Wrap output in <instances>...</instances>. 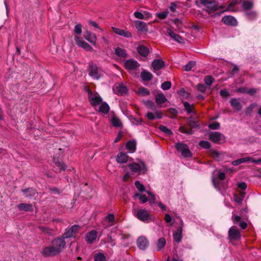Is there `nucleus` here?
<instances>
[{
    "instance_id": "f257e3e1",
    "label": "nucleus",
    "mask_w": 261,
    "mask_h": 261,
    "mask_svg": "<svg viewBox=\"0 0 261 261\" xmlns=\"http://www.w3.org/2000/svg\"><path fill=\"white\" fill-rule=\"evenodd\" d=\"M66 244V242L62 241L61 239L56 238L49 245L43 248L41 254L45 257L57 255L65 248Z\"/></svg>"
},
{
    "instance_id": "f03ea898",
    "label": "nucleus",
    "mask_w": 261,
    "mask_h": 261,
    "mask_svg": "<svg viewBox=\"0 0 261 261\" xmlns=\"http://www.w3.org/2000/svg\"><path fill=\"white\" fill-rule=\"evenodd\" d=\"M175 147L181 155L185 158H190L192 156V153L189 149V146L183 143L178 142L175 144Z\"/></svg>"
},
{
    "instance_id": "7ed1b4c3",
    "label": "nucleus",
    "mask_w": 261,
    "mask_h": 261,
    "mask_svg": "<svg viewBox=\"0 0 261 261\" xmlns=\"http://www.w3.org/2000/svg\"><path fill=\"white\" fill-rule=\"evenodd\" d=\"M137 218L145 223H149L153 221V217L145 210L141 209L138 211Z\"/></svg>"
},
{
    "instance_id": "20e7f679",
    "label": "nucleus",
    "mask_w": 261,
    "mask_h": 261,
    "mask_svg": "<svg viewBox=\"0 0 261 261\" xmlns=\"http://www.w3.org/2000/svg\"><path fill=\"white\" fill-rule=\"evenodd\" d=\"M80 228V227L79 225H73L70 228L66 229L65 232L63 234L62 237H58L57 239H60L62 241L65 242V239H68L73 237L74 234L78 231Z\"/></svg>"
},
{
    "instance_id": "39448f33",
    "label": "nucleus",
    "mask_w": 261,
    "mask_h": 261,
    "mask_svg": "<svg viewBox=\"0 0 261 261\" xmlns=\"http://www.w3.org/2000/svg\"><path fill=\"white\" fill-rule=\"evenodd\" d=\"M90 104L93 106H98L102 101V98L97 93H93L89 88L86 90Z\"/></svg>"
},
{
    "instance_id": "423d86ee",
    "label": "nucleus",
    "mask_w": 261,
    "mask_h": 261,
    "mask_svg": "<svg viewBox=\"0 0 261 261\" xmlns=\"http://www.w3.org/2000/svg\"><path fill=\"white\" fill-rule=\"evenodd\" d=\"M208 138L216 144H221L225 141V137L222 133L218 132H211Z\"/></svg>"
},
{
    "instance_id": "0eeeda50",
    "label": "nucleus",
    "mask_w": 261,
    "mask_h": 261,
    "mask_svg": "<svg viewBox=\"0 0 261 261\" xmlns=\"http://www.w3.org/2000/svg\"><path fill=\"white\" fill-rule=\"evenodd\" d=\"M200 2L206 7V11L209 13L214 12L218 8V3L215 1L200 0Z\"/></svg>"
},
{
    "instance_id": "6e6552de",
    "label": "nucleus",
    "mask_w": 261,
    "mask_h": 261,
    "mask_svg": "<svg viewBox=\"0 0 261 261\" xmlns=\"http://www.w3.org/2000/svg\"><path fill=\"white\" fill-rule=\"evenodd\" d=\"M130 169L134 172H142L144 173L147 170V167L143 162L140 163H133L129 165Z\"/></svg>"
},
{
    "instance_id": "1a4fd4ad",
    "label": "nucleus",
    "mask_w": 261,
    "mask_h": 261,
    "mask_svg": "<svg viewBox=\"0 0 261 261\" xmlns=\"http://www.w3.org/2000/svg\"><path fill=\"white\" fill-rule=\"evenodd\" d=\"M88 70L89 75L93 79L97 80L100 79L101 76L100 73V71L98 70L97 66L95 64L91 63L89 64Z\"/></svg>"
},
{
    "instance_id": "9d476101",
    "label": "nucleus",
    "mask_w": 261,
    "mask_h": 261,
    "mask_svg": "<svg viewBox=\"0 0 261 261\" xmlns=\"http://www.w3.org/2000/svg\"><path fill=\"white\" fill-rule=\"evenodd\" d=\"M74 40L77 45L83 48L86 51H92L93 49L88 43L85 41L82 38L75 36Z\"/></svg>"
},
{
    "instance_id": "9b49d317",
    "label": "nucleus",
    "mask_w": 261,
    "mask_h": 261,
    "mask_svg": "<svg viewBox=\"0 0 261 261\" xmlns=\"http://www.w3.org/2000/svg\"><path fill=\"white\" fill-rule=\"evenodd\" d=\"M74 40L77 45L83 48L86 51H92L93 49L88 43L85 41L82 38L75 36Z\"/></svg>"
},
{
    "instance_id": "f8f14e48",
    "label": "nucleus",
    "mask_w": 261,
    "mask_h": 261,
    "mask_svg": "<svg viewBox=\"0 0 261 261\" xmlns=\"http://www.w3.org/2000/svg\"><path fill=\"white\" fill-rule=\"evenodd\" d=\"M251 161L255 164H259L261 163V159L258 160L252 159L251 157H246L241 158L232 162L231 164L234 166H238L242 163Z\"/></svg>"
},
{
    "instance_id": "ddd939ff",
    "label": "nucleus",
    "mask_w": 261,
    "mask_h": 261,
    "mask_svg": "<svg viewBox=\"0 0 261 261\" xmlns=\"http://www.w3.org/2000/svg\"><path fill=\"white\" fill-rule=\"evenodd\" d=\"M228 237L230 240H238L241 238L240 231L236 226L231 227L228 230Z\"/></svg>"
},
{
    "instance_id": "4468645a",
    "label": "nucleus",
    "mask_w": 261,
    "mask_h": 261,
    "mask_svg": "<svg viewBox=\"0 0 261 261\" xmlns=\"http://www.w3.org/2000/svg\"><path fill=\"white\" fill-rule=\"evenodd\" d=\"M137 246L139 249L145 250L149 245V242L147 238L143 236H141L137 240Z\"/></svg>"
},
{
    "instance_id": "2eb2a0df",
    "label": "nucleus",
    "mask_w": 261,
    "mask_h": 261,
    "mask_svg": "<svg viewBox=\"0 0 261 261\" xmlns=\"http://www.w3.org/2000/svg\"><path fill=\"white\" fill-rule=\"evenodd\" d=\"M125 68L128 70H135L139 67L140 64L134 60H127L124 63Z\"/></svg>"
},
{
    "instance_id": "dca6fc26",
    "label": "nucleus",
    "mask_w": 261,
    "mask_h": 261,
    "mask_svg": "<svg viewBox=\"0 0 261 261\" xmlns=\"http://www.w3.org/2000/svg\"><path fill=\"white\" fill-rule=\"evenodd\" d=\"M113 90L117 94L121 95L126 94L128 91L127 87L123 84H120L116 85Z\"/></svg>"
},
{
    "instance_id": "f3484780",
    "label": "nucleus",
    "mask_w": 261,
    "mask_h": 261,
    "mask_svg": "<svg viewBox=\"0 0 261 261\" xmlns=\"http://www.w3.org/2000/svg\"><path fill=\"white\" fill-rule=\"evenodd\" d=\"M84 36L85 38L91 43L94 45L96 44L97 37L94 33L87 31L85 32Z\"/></svg>"
},
{
    "instance_id": "a211bd4d",
    "label": "nucleus",
    "mask_w": 261,
    "mask_h": 261,
    "mask_svg": "<svg viewBox=\"0 0 261 261\" xmlns=\"http://www.w3.org/2000/svg\"><path fill=\"white\" fill-rule=\"evenodd\" d=\"M167 33L174 40L178 42V43H183L184 39L180 37L179 35L176 34L173 31H172L170 29H167L166 30Z\"/></svg>"
},
{
    "instance_id": "6ab92c4d",
    "label": "nucleus",
    "mask_w": 261,
    "mask_h": 261,
    "mask_svg": "<svg viewBox=\"0 0 261 261\" xmlns=\"http://www.w3.org/2000/svg\"><path fill=\"white\" fill-rule=\"evenodd\" d=\"M113 31L117 34L123 36L126 38H129L132 37V34L126 30L117 28L115 27H112Z\"/></svg>"
},
{
    "instance_id": "aec40b11",
    "label": "nucleus",
    "mask_w": 261,
    "mask_h": 261,
    "mask_svg": "<svg viewBox=\"0 0 261 261\" xmlns=\"http://www.w3.org/2000/svg\"><path fill=\"white\" fill-rule=\"evenodd\" d=\"M22 192L25 197L30 198L34 197L37 194L36 190L32 188L23 189Z\"/></svg>"
},
{
    "instance_id": "412c9836",
    "label": "nucleus",
    "mask_w": 261,
    "mask_h": 261,
    "mask_svg": "<svg viewBox=\"0 0 261 261\" xmlns=\"http://www.w3.org/2000/svg\"><path fill=\"white\" fill-rule=\"evenodd\" d=\"M137 50L139 54L143 57H146L150 52L149 48L143 45H139Z\"/></svg>"
},
{
    "instance_id": "4be33fe9",
    "label": "nucleus",
    "mask_w": 261,
    "mask_h": 261,
    "mask_svg": "<svg viewBox=\"0 0 261 261\" xmlns=\"http://www.w3.org/2000/svg\"><path fill=\"white\" fill-rule=\"evenodd\" d=\"M222 21L226 24L231 25H236L237 21L236 18L232 16H225L223 17Z\"/></svg>"
},
{
    "instance_id": "5701e85b",
    "label": "nucleus",
    "mask_w": 261,
    "mask_h": 261,
    "mask_svg": "<svg viewBox=\"0 0 261 261\" xmlns=\"http://www.w3.org/2000/svg\"><path fill=\"white\" fill-rule=\"evenodd\" d=\"M151 65L154 70H159L164 66L165 62L161 59H156L152 61Z\"/></svg>"
},
{
    "instance_id": "b1692460",
    "label": "nucleus",
    "mask_w": 261,
    "mask_h": 261,
    "mask_svg": "<svg viewBox=\"0 0 261 261\" xmlns=\"http://www.w3.org/2000/svg\"><path fill=\"white\" fill-rule=\"evenodd\" d=\"M97 237V231L93 230L86 234V240L88 244L93 243V241L96 239Z\"/></svg>"
},
{
    "instance_id": "393cba45",
    "label": "nucleus",
    "mask_w": 261,
    "mask_h": 261,
    "mask_svg": "<svg viewBox=\"0 0 261 261\" xmlns=\"http://www.w3.org/2000/svg\"><path fill=\"white\" fill-rule=\"evenodd\" d=\"M182 226L178 227L176 230L174 232L173 237L174 240L177 243H179L182 239Z\"/></svg>"
},
{
    "instance_id": "a878e982",
    "label": "nucleus",
    "mask_w": 261,
    "mask_h": 261,
    "mask_svg": "<svg viewBox=\"0 0 261 261\" xmlns=\"http://www.w3.org/2000/svg\"><path fill=\"white\" fill-rule=\"evenodd\" d=\"M230 103L231 107L237 111H240L242 108L240 102L236 98H231L230 100Z\"/></svg>"
},
{
    "instance_id": "bb28decb",
    "label": "nucleus",
    "mask_w": 261,
    "mask_h": 261,
    "mask_svg": "<svg viewBox=\"0 0 261 261\" xmlns=\"http://www.w3.org/2000/svg\"><path fill=\"white\" fill-rule=\"evenodd\" d=\"M167 100V99L163 93H158L155 96V101L158 106L162 107V105Z\"/></svg>"
},
{
    "instance_id": "cd10ccee",
    "label": "nucleus",
    "mask_w": 261,
    "mask_h": 261,
    "mask_svg": "<svg viewBox=\"0 0 261 261\" xmlns=\"http://www.w3.org/2000/svg\"><path fill=\"white\" fill-rule=\"evenodd\" d=\"M128 159V155L123 152H120L118 154L116 161L119 163H125L127 162Z\"/></svg>"
},
{
    "instance_id": "c85d7f7f",
    "label": "nucleus",
    "mask_w": 261,
    "mask_h": 261,
    "mask_svg": "<svg viewBox=\"0 0 261 261\" xmlns=\"http://www.w3.org/2000/svg\"><path fill=\"white\" fill-rule=\"evenodd\" d=\"M135 26L137 29L141 32L147 31V27L146 23L143 21L137 20L135 22Z\"/></svg>"
},
{
    "instance_id": "c756f323",
    "label": "nucleus",
    "mask_w": 261,
    "mask_h": 261,
    "mask_svg": "<svg viewBox=\"0 0 261 261\" xmlns=\"http://www.w3.org/2000/svg\"><path fill=\"white\" fill-rule=\"evenodd\" d=\"M147 118L151 120H154L155 118H161L162 117V113L160 112H155V113L149 112L146 115Z\"/></svg>"
},
{
    "instance_id": "7c9ffc66",
    "label": "nucleus",
    "mask_w": 261,
    "mask_h": 261,
    "mask_svg": "<svg viewBox=\"0 0 261 261\" xmlns=\"http://www.w3.org/2000/svg\"><path fill=\"white\" fill-rule=\"evenodd\" d=\"M17 207L20 211L23 210L26 212H32L33 210L32 205L31 204L20 203L17 205Z\"/></svg>"
},
{
    "instance_id": "2f4dec72",
    "label": "nucleus",
    "mask_w": 261,
    "mask_h": 261,
    "mask_svg": "<svg viewBox=\"0 0 261 261\" xmlns=\"http://www.w3.org/2000/svg\"><path fill=\"white\" fill-rule=\"evenodd\" d=\"M115 53L117 56L121 58H125L127 56L126 50L119 47L115 48Z\"/></svg>"
},
{
    "instance_id": "473e14b6",
    "label": "nucleus",
    "mask_w": 261,
    "mask_h": 261,
    "mask_svg": "<svg viewBox=\"0 0 261 261\" xmlns=\"http://www.w3.org/2000/svg\"><path fill=\"white\" fill-rule=\"evenodd\" d=\"M141 79L145 81H150L152 79V75L149 72L143 71L141 73Z\"/></svg>"
},
{
    "instance_id": "72a5a7b5",
    "label": "nucleus",
    "mask_w": 261,
    "mask_h": 261,
    "mask_svg": "<svg viewBox=\"0 0 261 261\" xmlns=\"http://www.w3.org/2000/svg\"><path fill=\"white\" fill-rule=\"evenodd\" d=\"M188 124L191 128V129L199 127V125L197 123L193 117H190L188 119Z\"/></svg>"
},
{
    "instance_id": "f704fd0d",
    "label": "nucleus",
    "mask_w": 261,
    "mask_h": 261,
    "mask_svg": "<svg viewBox=\"0 0 261 261\" xmlns=\"http://www.w3.org/2000/svg\"><path fill=\"white\" fill-rule=\"evenodd\" d=\"M109 110L110 107L106 102L102 103L99 108V112L103 113L104 114H108Z\"/></svg>"
},
{
    "instance_id": "c9c22d12",
    "label": "nucleus",
    "mask_w": 261,
    "mask_h": 261,
    "mask_svg": "<svg viewBox=\"0 0 261 261\" xmlns=\"http://www.w3.org/2000/svg\"><path fill=\"white\" fill-rule=\"evenodd\" d=\"M246 17L249 20H253L256 19L257 14L255 11H246L245 13Z\"/></svg>"
},
{
    "instance_id": "e433bc0d",
    "label": "nucleus",
    "mask_w": 261,
    "mask_h": 261,
    "mask_svg": "<svg viewBox=\"0 0 261 261\" xmlns=\"http://www.w3.org/2000/svg\"><path fill=\"white\" fill-rule=\"evenodd\" d=\"M111 123L113 126L116 127H120L122 125L120 120L117 117L114 116L111 119Z\"/></svg>"
},
{
    "instance_id": "4c0bfd02",
    "label": "nucleus",
    "mask_w": 261,
    "mask_h": 261,
    "mask_svg": "<svg viewBox=\"0 0 261 261\" xmlns=\"http://www.w3.org/2000/svg\"><path fill=\"white\" fill-rule=\"evenodd\" d=\"M166 243V240L164 238H160L157 242V249L158 251H160L162 248L164 247Z\"/></svg>"
},
{
    "instance_id": "58836bf2",
    "label": "nucleus",
    "mask_w": 261,
    "mask_h": 261,
    "mask_svg": "<svg viewBox=\"0 0 261 261\" xmlns=\"http://www.w3.org/2000/svg\"><path fill=\"white\" fill-rule=\"evenodd\" d=\"M56 166L55 167V170L57 172H60L62 170H65L66 169V166L63 163L60 162H55Z\"/></svg>"
},
{
    "instance_id": "ea45409f",
    "label": "nucleus",
    "mask_w": 261,
    "mask_h": 261,
    "mask_svg": "<svg viewBox=\"0 0 261 261\" xmlns=\"http://www.w3.org/2000/svg\"><path fill=\"white\" fill-rule=\"evenodd\" d=\"M253 4L252 2L249 1H244L242 3V7L244 10H249L252 8Z\"/></svg>"
},
{
    "instance_id": "a19ab883",
    "label": "nucleus",
    "mask_w": 261,
    "mask_h": 261,
    "mask_svg": "<svg viewBox=\"0 0 261 261\" xmlns=\"http://www.w3.org/2000/svg\"><path fill=\"white\" fill-rule=\"evenodd\" d=\"M210 154L212 158L214 159L219 161L220 160V156L221 154L217 151L213 149H211L209 151Z\"/></svg>"
},
{
    "instance_id": "79ce46f5",
    "label": "nucleus",
    "mask_w": 261,
    "mask_h": 261,
    "mask_svg": "<svg viewBox=\"0 0 261 261\" xmlns=\"http://www.w3.org/2000/svg\"><path fill=\"white\" fill-rule=\"evenodd\" d=\"M137 93L141 96H146L149 94V91L144 87H140L138 88Z\"/></svg>"
},
{
    "instance_id": "37998d69",
    "label": "nucleus",
    "mask_w": 261,
    "mask_h": 261,
    "mask_svg": "<svg viewBox=\"0 0 261 261\" xmlns=\"http://www.w3.org/2000/svg\"><path fill=\"white\" fill-rule=\"evenodd\" d=\"M136 197H138L139 199L141 201L142 203H144L148 201V198L145 195H142V194H140L139 193H136L134 195L133 198H135Z\"/></svg>"
},
{
    "instance_id": "c03bdc74",
    "label": "nucleus",
    "mask_w": 261,
    "mask_h": 261,
    "mask_svg": "<svg viewBox=\"0 0 261 261\" xmlns=\"http://www.w3.org/2000/svg\"><path fill=\"white\" fill-rule=\"evenodd\" d=\"M184 106L185 108V109L187 112V113L188 114H191L193 112V105H191L190 103H189L187 101H185L184 102Z\"/></svg>"
},
{
    "instance_id": "a18cd8bd",
    "label": "nucleus",
    "mask_w": 261,
    "mask_h": 261,
    "mask_svg": "<svg viewBox=\"0 0 261 261\" xmlns=\"http://www.w3.org/2000/svg\"><path fill=\"white\" fill-rule=\"evenodd\" d=\"M95 261H106V256L103 253H96L94 256Z\"/></svg>"
},
{
    "instance_id": "49530a36",
    "label": "nucleus",
    "mask_w": 261,
    "mask_h": 261,
    "mask_svg": "<svg viewBox=\"0 0 261 261\" xmlns=\"http://www.w3.org/2000/svg\"><path fill=\"white\" fill-rule=\"evenodd\" d=\"M204 81L205 84L210 87L214 81V79L211 75H206L204 77Z\"/></svg>"
},
{
    "instance_id": "de8ad7c7",
    "label": "nucleus",
    "mask_w": 261,
    "mask_h": 261,
    "mask_svg": "<svg viewBox=\"0 0 261 261\" xmlns=\"http://www.w3.org/2000/svg\"><path fill=\"white\" fill-rule=\"evenodd\" d=\"M196 65L195 62L191 61L189 62L185 66L184 69L185 71H190L193 67H194Z\"/></svg>"
},
{
    "instance_id": "09e8293b",
    "label": "nucleus",
    "mask_w": 261,
    "mask_h": 261,
    "mask_svg": "<svg viewBox=\"0 0 261 261\" xmlns=\"http://www.w3.org/2000/svg\"><path fill=\"white\" fill-rule=\"evenodd\" d=\"M126 148L130 151H134L136 150V143L134 141H128L126 144Z\"/></svg>"
},
{
    "instance_id": "8fccbe9b",
    "label": "nucleus",
    "mask_w": 261,
    "mask_h": 261,
    "mask_svg": "<svg viewBox=\"0 0 261 261\" xmlns=\"http://www.w3.org/2000/svg\"><path fill=\"white\" fill-rule=\"evenodd\" d=\"M159 128L161 132H164L167 135H170L172 134V131L166 126L160 125L159 126Z\"/></svg>"
},
{
    "instance_id": "3c124183",
    "label": "nucleus",
    "mask_w": 261,
    "mask_h": 261,
    "mask_svg": "<svg viewBox=\"0 0 261 261\" xmlns=\"http://www.w3.org/2000/svg\"><path fill=\"white\" fill-rule=\"evenodd\" d=\"M199 145L200 147L205 149H209L211 146V144L209 142L204 140L200 141Z\"/></svg>"
},
{
    "instance_id": "603ef678",
    "label": "nucleus",
    "mask_w": 261,
    "mask_h": 261,
    "mask_svg": "<svg viewBox=\"0 0 261 261\" xmlns=\"http://www.w3.org/2000/svg\"><path fill=\"white\" fill-rule=\"evenodd\" d=\"M244 197V193H242L241 196H239L237 194L233 195L234 200L239 204H241Z\"/></svg>"
},
{
    "instance_id": "864d4df0",
    "label": "nucleus",
    "mask_w": 261,
    "mask_h": 261,
    "mask_svg": "<svg viewBox=\"0 0 261 261\" xmlns=\"http://www.w3.org/2000/svg\"><path fill=\"white\" fill-rule=\"evenodd\" d=\"M179 131L187 135H192L193 133L192 129H187L184 126H181L179 128Z\"/></svg>"
},
{
    "instance_id": "5fc2aeb1",
    "label": "nucleus",
    "mask_w": 261,
    "mask_h": 261,
    "mask_svg": "<svg viewBox=\"0 0 261 261\" xmlns=\"http://www.w3.org/2000/svg\"><path fill=\"white\" fill-rule=\"evenodd\" d=\"M238 4V1L237 0H233L232 2L229 4L226 10V11H233L234 10L233 9V7Z\"/></svg>"
},
{
    "instance_id": "6e6d98bb",
    "label": "nucleus",
    "mask_w": 261,
    "mask_h": 261,
    "mask_svg": "<svg viewBox=\"0 0 261 261\" xmlns=\"http://www.w3.org/2000/svg\"><path fill=\"white\" fill-rule=\"evenodd\" d=\"M135 185L140 192H142L145 191L144 186L141 184L139 181H136Z\"/></svg>"
},
{
    "instance_id": "4d7b16f0",
    "label": "nucleus",
    "mask_w": 261,
    "mask_h": 261,
    "mask_svg": "<svg viewBox=\"0 0 261 261\" xmlns=\"http://www.w3.org/2000/svg\"><path fill=\"white\" fill-rule=\"evenodd\" d=\"M171 87V83L169 81L164 82L161 85V88L164 90H167L169 89Z\"/></svg>"
},
{
    "instance_id": "13d9d810",
    "label": "nucleus",
    "mask_w": 261,
    "mask_h": 261,
    "mask_svg": "<svg viewBox=\"0 0 261 261\" xmlns=\"http://www.w3.org/2000/svg\"><path fill=\"white\" fill-rule=\"evenodd\" d=\"M39 228L43 232L48 234H51L53 232L52 229L45 226H39Z\"/></svg>"
},
{
    "instance_id": "bf43d9fd",
    "label": "nucleus",
    "mask_w": 261,
    "mask_h": 261,
    "mask_svg": "<svg viewBox=\"0 0 261 261\" xmlns=\"http://www.w3.org/2000/svg\"><path fill=\"white\" fill-rule=\"evenodd\" d=\"M197 88L199 92L204 93H205L207 87L203 84H198L197 85Z\"/></svg>"
},
{
    "instance_id": "052dcab7",
    "label": "nucleus",
    "mask_w": 261,
    "mask_h": 261,
    "mask_svg": "<svg viewBox=\"0 0 261 261\" xmlns=\"http://www.w3.org/2000/svg\"><path fill=\"white\" fill-rule=\"evenodd\" d=\"M74 33L77 35H80L82 33V25L77 24L74 27Z\"/></svg>"
},
{
    "instance_id": "680f3d73",
    "label": "nucleus",
    "mask_w": 261,
    "mask_h": 261,
    "mask_svg": "<svg viewBox=\"0 0 261 261\" xmlns=\"http://www.w3.org/2000/svg\"><path fill=\"white\" fill-rule=\"evenodd\" d=\"M208 127L212 129H218L220 127V124L218 122H214L210 124Z\"/></svg>"
},
{
    "instance_id": "e2e57ef3",
    "label": "nucleus",
    "mask_w": 261,
    "mask_h": 261,
    "mask_svg": "<svg viewBox=\"0 0 261 261\" xmlns=\"http://www.w3.org/2000/svg\"><path fill=\"white\" fill-rule=\"evenodd\" d=\"M106 219L109 222H111V225L113 224L115 221V216L113 214H109L106 218Z\"/></svg>"
},
{
    "instance_id": "0e129e2a",
    "label": "nucleus",
    "mask_w": 261,
    "mask_h": 261,
    "mask_svg": "<svg viewBox=\"0 0 261 261\" xmlns=\"http://www.w3.org/2000/svg\"><path fill=\"white\" fill-rule=\"evenodd\" d=\"M231 219H232V222H233V223L237 224L238 222H241L240 221H241V218L240 216H238V215H237L235 214H233L232 216Z\"/></svg>"
},
{
    "instance_id": "69168bd1",
    "label": "nucleus",
    "mask_w": 261,
    "mask_h": 261,
    "mask_svg": "<svg viewBox=\"0 0 261 261\" xmlns=\"http://www.w3.org/2000/svg\"><path fill=\"white\" fill-rule=\"evenodd\" d=\"M220 95L223 98H226L229 95V93L227 90L223 89L220 90Z\"/></svg>"
},
{
    "instance_id": "338daca9",
    "label": "nucleus",
    "mask_w": 261,
    "mask_h": 261,
    "mask_svg": "<svg viewBox=\"0 0 261 261\" xmlns=\"http://www.w3.org/2000/svg\"><path fill=\"white\" fill-rule=\"evenodd\" d=\"M168 12H162L161 13H157L156 16L161 19H165L168 15Z\"/></svg>"
},
{
    "instance_id": "774afa93",
    "label": "nucleus",
    "mask_w": 261,
    "mask_h": 261,
    "mask_svg": "<svg viewBox=\"0 0 261 261\" xmlns=\"http://www.w3.org/2000/svg\"><path fill=\"white\" fill-rule=\"evenodd\" d=\"M147 193L151 197L150 203L151 204L154 203L155 201V197L154 195L152 192L149 191H147Z\"/></svg>"
}]
</instances>
